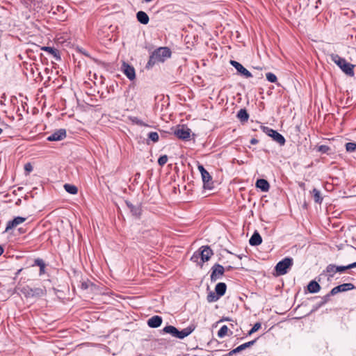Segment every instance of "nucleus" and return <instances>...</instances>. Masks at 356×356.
I'll use <instances>...</instances> for the list:
<instances>
[{"instance_id":"nucleus-1","label":"nucleus","mask_w":356,"mask_h":356,"mask_svg":"<svg viewBox=\"0 0 356 356\" xmlns=\"http://www.w3.org/2000/svg\"><path fill=\"white\" fill-rule=\"evenodd\" d=\"M171 56V51L168 47H159L149 56L147 67H152L156 63H163Z\"/></svg>"},{"instance_id":"nucleus-2","label":"nucleus","mask_w":356,"mask_h":356,"mask_svg":"<svg viewBox=\"0 0 356 356\" xmlns=\"http://www.w3.org/2000/svg\"><path fill=\"white\" fill-rule=\"evenodd\" d=\"M330 58L332 61H333L344 74L351 77L355 76V65L347 62L345 58L339 56L338 54H332Z\"/></svg>"},{"instance_id":"nucleus-3","label":"nucleus","mask_w":356,"mask_h":356,"mask_svg":"<svg viewBox=\"0 0 356 356\" xmlns=\"http://www.w3.org/2000/svg\"><path fill=\"white\" fill-rule=\"evenodd\" d=\"M19 290L26 299H38L45 296L47 293L44 286L31 288L26 285L19 288Z\"/></svg>"},{"instance_id":"nucleus-4","label":"nucleus","mask_w":356,"mask_h":356,"mask_svg":"<svg viewBox=\"0 0 356 356\" xmlns=\"http://www.w3.org/2000/svg\"><path fill=\"white\" fill-rule=\"evenodd\" d=\"M213 254V252L209 245H203L199 248L198 251L194 252L191 257V260L196 261L200 257L202 262H206L210 259Z\"/></svg>"},{"instance_id":"nucleus-5","label":"nucleus","mask_w":356,"mask_h":356,"mask_svg":"<svg viewBox=\"0 0 356 356\" xmlns=\"http://www.w3.org/2000/svg\"><path fill=\"white\" fill-rule=\"evenodd\" d=\"M293 259L291 257H285L280 261L275 267L277 275H284L288 273V270L293 266Z\"/></svg>"},{"instance_id":"nucleus-6","label":"nucleus","mask_w":356,"mask_h":356,"mask_svg":"<svg viewBox=\"0 0 356 356\" xmlns=\"http://www.w3.org/2000/svg\"><path fill=\"white\" fill-rule=\"evenodd\" d=\"M197 169L200 171L203 181V188L207 190H211L214 188L212 177L209 172L201 164L197 165Z\"/></svg>"},{"instance_id":"nucleus-7","label":"nucleus","mask_w":356,"mask_h":356,"mask_svg":"<svg viewBox=\"0 0 356 356\" xmlns=\"http://www.w3.org/2000/svg\"><path fill=\"white\" fill-rule=\"evenodd\" d=\"M261 129L266 134L270 136L279 145H284L285 144L286 140L284 137L277 131L264 126H262Z\"/></svg>"},{"instance_id":"nucleus-8","label":"nucleus","mask_w":356,"mask_h":356,"mask_svg":"<svg viewBox=\"0 0 356 356\" xmlns=\"http://www.w3.org/2000/svg\"><path fill=\"white\" fill-rule=\"evenodd\" d=\"M210 279L212 282H214L221 278L224 275L225 271V268L219 264H215L211 268Z\"/></svg>"},{"instance_id":"nucleus-9","label":"nucleus","mask_w":356,"mask_h":356,"mask_svg":"<svg viewBox=\"0 0 356 356\" xmlns=\"http://www.w3.org/2000/svg\"><path fill=\"white\" fill-rule=\"evenodd\" d=\"M175 135L179 139L188 140L191 136V129L185 125L179 126L175 131Z\"/></svg>"},{"instance_id":"nucleus-10","label":"nucleus","mask_w":356,"mask_h":356,"mask_svg":"<svg viewBox=\"0 0 356 356\" xmlns=\"http://www.w3.org/2000/svg\"><path fill=\"white\" fill-rule=\"evenodd\" d=\"M26 220V218L24 217H15L13 220L8 221L3 233L9 232L10 230L17 227L19 225L25 222Z\"/></svg>"},{"instance_id":"nucleus-11","label":"nucleus","mask_w":356,"mask_h":356,"mask_svg":"<svg viewBox=\"0 0 356 356\" xmlns=\"http://www.w3.org/2000/svg\"><path fill=\"white\" fill-rule=\"evenodd\" d=\"M355 289L352 283H344L334 287L330 291V295L334 296L341 292H346Z\"/></svg>"},{"instance_id":"nucleus-12","label":"nucleus","mask_w":356,"mask_h":356,"mask_svg":"<svg viewBox=\"0 0 356 356\" xmlns=\"http://www.w3.org/2000/svg\"><path fill=\"white\" fill-rule=\"evenodd\" d=\"M121 71L127 76V77L132 81L136 78L135 69L131 65L123 62L121 66Z\"/></svg>"},{"instance_id":"nucleus-13","label":"nucleus","mask_w":356,"mask_h":356,"mask_svg":"<svg viewBox=\"0 0 356 356\" xmlns=\"http://www.w3.org/2000/svg\"><path fill=\"white\" fill-rule=\"evenodd\" d=\"M230 64L237 70L238 73L244 76L245 78H250L252 76L251 72L245 68L240 63L231 60Z\"/></svg>"},{"instance_id":"nucleus-14","label":"nucleus","mask_w":356,"mask_h":356,"mask_svg":"<svg viewBox=\"0 0 356 356\" xmlns=\"http://www.w3.org/2000/svg\"><path fill=\"white\" fill-rule=\"evenodd\" d=\"M66 137V130L65 129H60L47 138L48 141H60Z\"/></svg>"},{"instance_id":"nucleus-15","label":"nucleus","mask_w":356,"mask_h":356,"mask_svg":"<svg viewBox=\"0 0 356 356\" xmlns=\"http://www.w3.org/2000/svg\"><path fill=\"white\" fill-rule=\"evenodd\" d=\"M125 203L128 208L130 209L131 213L133 216L140 218L142 213V209L140 204L134 205L131 202L126 200Z\"/></svg>"},{"instance_id":"nucleus-16","label":"nucleus","mask_w":356,"mask_h":356,"mask_svg":"<svg viewBox=\"0 0 356 356\" xmlns=\"http://www.w3.org/2000/svg\"><path fill=\"white\" fill-rule=\"evenodd\" d=\"M163 318L160 316H153L147 320V325L152 328H157L161 326Z\"/></svg>"},{"instance_id":"nucleus-17","label":"nucleus","mask_w":356,"mask_h":356,"mask_svg":"<svg viewBox=\"0 0 356 356\" xmlns=\"http://www.w3.org/2000/svg\"><path fill=\"white\" fill-rule=\"evenodd\" d=\"M195 328V325H191L181 331L178 330L176 338L179 339H184L185 337L190 335L194 331Z\"/></svg>"},{"instance_id":"nucleus-18","label":"nucleus","mask_w":356,"mask_h":356,"mask_svg":"<svg viewBox=\"0 0 356 356\" xmlns=\"http://www.w3.org/2000/svg\"><path fill=\"white\" fill-rule=\"evenodd\" d=\"M38 266L40 268L39 275L42 276L46 273V264L44 260L41 258H36L34 259L33 264L31 267Z\"/></svg>"},{"instance_id":"nucleus-19","label":"nucleus","mask_w":356,"mask_h":356,"mask_svg":"<svg viewBox=\"0 0 356 356\" xmlns=\"http://www.w3.org/2000/svg\"><path fill=\"white\" fill-rule=\"evenodd\" d=\"M41 50L47 52L49 54L51 55L56 60H60V52L58 49L51 47H41Z\"/></svg>"},{"instance_id":"nucleus-20","label":"nucleus","mask_w":356,"mask_h":356,"mask_svg":"<svg viewBox=\"0 0 356 356\" xmlns=\"http://www.w3.org/2000/svg\"><path fill=\"white\" fill-rule=\"evenodd\" d=\"M255 186L259 188L262 192H267L270 188V184L267 180L264 179H259L257 180Z\"/></svg>"},{"instance_id":"nucleus-21","label":"nucleus","mask_w":356,"mask_h":356,"mask_svg":"<svg viewBox=\"0 0 356 356\" xmlns=\"http://www.w3.org/2000/svg\"><path fill=\"white\" fill-rule=\"evenodd\" d=\"M262 243V238L257 231L253 233L249 240V243L252 246H257Z\"/></svg>"},{"instance_id":"nucleus-22","label":"nucleus","mask_w":356,"mask_h":356,"mask_svg":"<svg viewBox=\"0 0 356 356\" xmlns=\"http://www.w3.org/2000/svg\"><path fill=\"white\" fill-rule=\"evenodd\" d=\"M336 268H337V266L334 264H329L327 266L325 270H324V273L327 275L328 280L332 278L334 274L338 273Z\"/></svg>"},{"instance_id":"nucleus-23","label":"nucleus","mask_w":356,"mask_h":356,"mask_svg":"<svg viewBox=\"0 0 356 356\" xmlns=\"http://www.w3.org/2000/svg\"><path fill=\"white\" fill-rule=\"evenodd\" d=\"M227 285L224 282H219L216 285L215 292L220 298L226 293Z\"/></svg>"},{"instance_id":"nucleus-24","label":"nucleus","mask_w":356,"mask_h":356,"mask_svg":"<svg viewBox=\"0 0 356 356\" xmlns=\"http://www.w3.org/2000/svg\"><path fill=\"white\" fill-rule=\"evenodd\" d=\"M178 329L175 327L173 325H167L163 328V330L161 331V333L162 334H169L172 337H175L177 334Z\"/></svg>"},{"instance_id":"nucleus-25","label":"nucleus","mask_w":356,"mask_h":356,"mask_svg":"<svg viewBox=\"0 0 356 356\" xmlns=\"http://www.w3.org/2000/svg\"><path fill=\"white\" fill-rule=\"evenodd\" d=\"M136 18L138 21L143 24H147L149 21V18L147 14L145 12L141 10L136 13Z\"/></svg>"},{"instance_id":"nucleus-26","label":"nucleus","mask_w":356,"mask_h":356,"mask_svg":"<svg viewBox=\"0 0 356 356\" xmlns=\"http://www.w3.org/2000/svg\"><path fill=\"white\" fill-rule=\"evenodd\" d=\"M307 290L309 293H318L321 290V286L315 280L311 281L307 285Z\"/></svg>"},{"instance_id":"nucleus-27","label":"nucleus","mask_w":356,"mask_h":356,"mask_svg":"<svg viewBox=\"0 0 356 356\" xmlns=\"http://www.w3.org/2000/svg\"><path fill=\"white\" fill-rule=\"evenodd\" d=\"M330 296H332V295H330V292L326 294L325 296L321 297V302H319L314 307V309H312V312H314L316 310H317L318 308L323 307L324 305H325L329 300H330Z\"/></svg>"},{"instance_id":"nucleus-28","label":"nucleus","mask_w":356,"mask_h":356,"mask_svg":"<svg viewBox=\"0 0 356 356\" xmlns=\"http://www.w3.org/2000/svg\"><path fill=\"white\" fill-rule=\"evenodd\" d=\"M237 118L243 122H247L249 118V115L245 108H241L237 113Z\"/></svg>"},{"instance_id":"nucleus-29","label":"nucleus","mask_w":356,"mask_h":356,"mask_svg":"<svg viewBox=\"0 0 356 356\" xmlns=\"http://www.w3.org/2000/svg\"><path fill=\"white\" fill-rule=\"evenodd\" d=\"M314 197V202L318 204H321L323 202V197L321 196L320 191L316 188H314L312 191Z\"/></svg>"},{"instance_id":"nucleus-30","label":"nucleus","mask_w":356,"mask_h":356,"mask_svg":"<svg viewBox=\"0 0 356 356\" xmlns=\"http://www.w3.org/2000/svg\"><path fill=\"white\" fill-rule=\"evenodd\" d=\"M64 188L65 189V191L67 193H69L70 194H72V195H75L78 192V188L74 185H72V184H65L64 185Z\"/></svg>"},{"instance_id":"nucleus-31","label":"nucleus","mask_w":356,"mask_h":356,"mask_svg":"<svg viewBox=\"0 0 356 356\" xmlns=\"http://www.w3.org/2000/svg\"><path fill=\"white\" fill-rule=\"evenodd\" d=\"M219 298L220 297L213 291H210L207 297V300L209 302H216Z\"/></svg>"},{"instance_id":"nucleus-32","label":"nucleus","mask_w":356,"mask_h":356,"mask_svg":"<svg viewBox=\"0 0 356 356\" xmlns=\"http://www.w3.org/2000/svg\"><path fill=\"white\" fill-rule=\"evenodd\" d=\"M228 330L229 329L227 325L222 326L218 332V337L219 338L224 337L227 334Z\"/></svg>"},{"instance_id":"nucleus-33","label":"nucleus","mask_w":356,"mask_h":356,"mask_svg":"<svg viewBox=\"0 0 356 356\" xmlns=\"http://www.w3.org/2000/svg\"><path fill=\"white\" fill-rule=\"evenodd\" d=\"M148 138L154 143H156L159 141V136L157 132L152 131L148 134Z\"/></svg>"},{"instance_id":"nucleus-34","label":"nucleus","mask_w":356,"mask_h":356,"mask_svg":"<svg viewBox=\"0 0 356 356\" xmlns=\"http://www.w3.org/2000/svg\"><path fill=\"white\" fill-rule=\"evenodd\" d=\"M346 149L348 152L356 151V143H347L346 144Z\"/></svg>"},{"instance_id":"nucleus-35","label":"nucleus","mask_w":356,"mask_h":356,"mask_svg":"<svg viewBox=\"0 0 356 356\" xmlns=\"http://www.w3.org/2000/svg\"><path fill=\"white\" fill-rule=\"evenodd\" d=\"M266 79L270 83H275L277 81V76L272 72H268L266 74Z\"/></svg>"},{"instance_id":"nucleus-36","label":"nucleus","mask_w":356,"mask_h":356,"mask_svg":"<svg viewBox=\"0 0 356 356\" xmlns=\"http://www.w3.org/2000/svg\"><path fill=\"white\" fill-rule=\"evenodd\" d=\"M261 327V324L259 322L256 323L251 330L248 332V335H251L255 332L258 331Z\"/></svg>"},{"instance_id":"nucleus-37","label":"nucleus","mask_w":356,"mask_h":356,"mask_svg":"<svg viewBox=\"0 0 356 356\" xmlns=\"http://www.w3.org/2000/svg\"><path fill=\"white\" fill-rule=\"evenodd\" d=\"M330 150V147L327 145H322L318 147V151L323 154H328Z\"/></svg>"},{"instance_id":"nucleus-38","label":"nucleus","mask_w":356,"mask_h":356,"mask_svg":"<svg viewBox=\"0 0 356 356\" xmlns=\"http://www.w3.org/2000/svg\"><path fill=\"white\" fill-rule=\"evenodd\" d=\"M167 155L161 156L158 159V163L159 165L163 166L168 162Z\"/></svg>"},{"instance_id":"nucleus-39","label":"nucleus","mask_w":356,"mask_h":356,"mask_svg":"<svg viewBox=\"0 0 356 356\" xmlns=\"http://www.w3.org/2000/svg\"><path fill=\"white\" fill-rule=\"evenodd\" d=\"M132 122L135 123L137 125L141 126V127H146L147 124H146L143 120H140L139 118L134 117L132 119Z\"/></svg>"},{"instance_id":"nucleus-40","label":"nucleus","mask_w":356,"mask_h":356,"mask_svg":"<svg viewBox=\"0 0 356 356\" xmlns=\"http://www.w3.org/2000/svg\"><path fill=\"white\" fill-rule=\"evenodd\" d=\"M337 268H336V269L337 270L338 273H343L346 270L348 269V265L347 266H337Z\"/></svg>"},{"instance_id":"nucleus-41","label":"nucleus","mask_w":356,"mask_h":356,"mask_svg":"<svg viewBox=\"0 0 356 356\" xmlns=\"http://www.w3.org/2000/svg\"><path fill=\"white\" fill-rule=\"evenodd\" d=\"M245 349H246L245 343H243V344L238 346V347H236V348H234V350L236 352V353H238L241 352L242 350H243Z\"/></svg>"},{"instance_id":"nucleus-42","label":"nucleus","mask_w":356,"mask_h":356,"mask_svg":"<svg viewBox=\"0 0 356 356\" xmlns=\"http://www.w3.org/2000/svg\"><path fill=\"white\" fill-rule=\"evenodd\" d=\"M256 341H257V339H255L254 340H252L250 341L244 343H245V346L246 348H250L252 346H253L256 343Z\"/></svg>"},{"instance_id":"nucleus-43","label":"nucleus","mask_w":356,"mask_h":356,"mask_svg":"<svg viewBox=\"0 0 356 356\" xmlns=\"http://www.w3.org/2000/svg\"><path fill=\"white\" fill-rule=\"evenodd\" d=\"M89 287V284L87 282H83L81 284V288L83 290H86Z\"/></svg>"},{"instance_id":"nucleus-44","label":"nucleus","mask_w":356,"mask_h":356,"mask_svg":"<svg viewBox=\"0 0 356 356\" xmlns=\"http://www.w3.org/2000/svg\"><path fill=\"white\" fill-rule=\"evenodd\" d=\"M24 170L29 172H31L33 167L30 163H26L24 166Z\"/></svg>"},{"instance_id":"nucleus-45","label":"nucleus","mask_w":356,"mask_h":356,"mask_svg":"<svg viewBox=\"0 0 356 356\" xmlns=\"http://www.w3.org/2000/svg\"><path fill=\"white\" fill-rule=\"evenodd\" d=\"M23 268H21L17 270V272L15 273V276L13 277V280H16L18 275L20 274V273L22 271Z\"/></svg>"},{"instance_id":"nucleus-46","label":"nucleus","mask_w":356,"mask_h":356,"mask_svg":"<svg viewBox=\"0 0 356 356\" xmlns=\"http://www.w3.org/2000/svg\"><path fill=\"white\" fill-rule=\"evenodd\" d=\"M234 354H236V352L235 351L234 349H233L231 351H229L228 353L225 354L224 355L225 356H232Z\"/></svg>"},{"instance_id":"nucleus-47","label":"nucleus","mask_w":356,"mask_h":356,"mask_svg":"<svg viewBox=\"0 0 356 356\" xmlns=\"http://www.w3.org/2000/svg\"><path fill=\"white\" fill-rule=\"evenodd\" d=\"M258 143H259V140H258L257 139H256V138H252V139L250 140V143H251L252 145H256V144H257Z\"/></svg>"},{"instance_id":"nucleus-48","label":"nucleus","mask_w":356,"mask_h":356,"mask_svg":"<svg viewBox=\"0 0 356 356\" xmlns=\"http://www.w3.org/2000/svg\"><path fill=\"white\" fill-rule=\"evenodd\" d=\"M348 269L356 268V261L348 265Z\"/></svg>"},{"instance_id":"nucleus-49","label":"nucleus","mask_w":356,"mask_h":356,"mask_svg":"<svg viewBox=\"0 0 356 356\" xmlns=\"http://www.w3.org/2000/svg\"><path fill=\"white\" fill-rule=\"evenodd\" d=\"M79 51L82 54L85 55L86 56L90 57L89 54L85 50L79 49Z\"/></svg>"},{"instance_id":"nucleus-50","label":"nucleus","mask_w":356,"mask_h":356,"mask_svg":"<svg viewBox=\"0 0 356 356\" xmlns=\"http://www.w3.org/2000/svg\"><path fill=\"white\" fill-rule=\"evenodd\" d=\"M3 252H4L3 248L1 245H0V256L2 255Z\"/></svg>"},{"instance_id":"nucleus-51","label":"nucleus","mask_w":356,"mask_h":356,"mask_svg":"<svg viewBox=\"0 0 356 356\" xmlns=\"http://www.w3.org/2000/svg\"><path fill=\"white\" fill-rule=\"evenodd\" d=\"M232 268H233V267H232V266H227L226 268H225V270H232Z\"/></svg>"},{"instance_id":"nucleus-52","label":"nucleus","mask_w":356,"mask_h":356,"mask_svg":"<svg viewBox=\"0 0 356 356\" xmlns=\"http://www.w3.org/2000/svg\"><path fill=\"white\" fill-rule=\"evenodd\" d=\"M18 230L20 233H24V229L23 228H19Z\"/></svg>"},{"instance_id":"nucleus-53","label":"nucleus","mask_w":356,"mask_h":356,"mask_svg":"<svg viewBox=\"0 0 356 356\" xmlns=\"http://www.w3.org/2000/svg\"><path fill=\"white\" fill-rule=\"evenodd\" d=\"M3 132V129L0 128V134Z\"/></svg>"},{"instance_id":"nucleus-54","label":"nucleus","mask_w":356,"mask_h":356,"mask_svg":"<svg viewBox=\"0 0 356 356\" xmlns=\"http://www.w3.org/2000/svg\"><path fill=\"white\" fill-rule=\"evenodd\" d=\"M222 356H225V355H222Z\"/></svg>"}]
</instances>
